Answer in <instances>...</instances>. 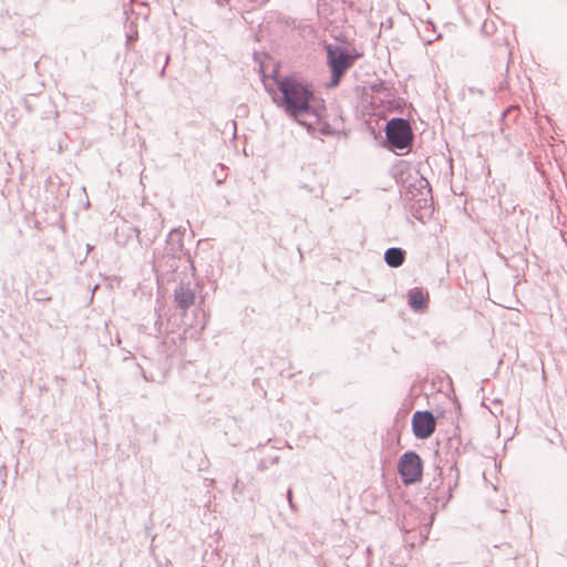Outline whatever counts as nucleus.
Instances as JSON below:
<instances>
[{"mask_svg":"<svg viewBox=\"0 0 567 567\" xmlns=\"http://www.w3.org/2000/svg\"><path fill=\"white\" fill-rule=\"evenodd\" d=\"M429 301V295L424 293L421 289H412L409 292V305L414 310H423Z\"/></svg>","mask_w":567,"mask_h":567,"instance_id":"6","label":"nucleus"},{"mask_svg":"<svg viewBox=\"0 0 567 567\" xmlns=\"http://www.w3.org/2000/svg\"><path fill=\"white\" fill-rule=\"evenodd\" d=\"M422 463H399V472L405 484L419 481L422 476Z\"/></svg>","mask_w":567,"mask_h":567,"instance_id":"5","label":"nucleus"},{"mask_svg":"<svg viewBox=\"0 0 567 567\" xmlns=\"http://www.w3.org/2000/svg\"><path fill=\"white\" fill-rule=\"evenodd\" d=\"M385 261L391 267H399L404 261V252L400 248H390L385 252Z\"/></svg>","mask_w":567,"mask_h":567,"instance_id":"7","label":"nucleus"},{"mask_svg":"<svg viewBox=\"0 0 567 567\" xmlns=\"http://www.w3.org/2000/svg\"><path fill=\"white\" fill-rule=\"evenodd\" d=\"M436 421L429 411H416L412 416V430L417 439H429L435 431Z\"/></svg>","mask_w":567,"mask_h":567,"instance_id":"4","label":"nucleus"},{"mask_svg":"<svg viewBox=\"0 0 567 567\" xmlns=\"http://www.w3.org/2000/svg\"><path fill=\"white\" fill-rule=\"evenodd\" d=\"M176 301L181 307L186 308L194 302V296L188 291L181 290L176 292Z\"/></svg>","mask_w":567,"mask_h":567,"instance_id":"8","label":"nucleus"},{"mask_svg":"<svg viewBox=\"0 0 567 567\" xmlns=\"http://www.w3.org/2000/svg\"><path fill=\"white\" fill-rule=\"evenodd\" d=\"M326 51L328 65L332 73V86L338 85L346 71L353 65L357 59L362 56L361 52L355 50L348 52L340 47L327 45Z\"/></svg>","mask_w":567,"mask_h":567,"instance_id":"2","label":"nucleus"},{"mask_svg":"<svg viewBox=\"0 0 567 567\" xmlns=\"http://www.w3.org/2000/svg\"><path fill=\"white\" fill-rule=\"evenodd\" d=\"M385 133L389 142L398 148H404L411 142V127L403 118H392L389 121Z\"/></svg>","mask_w":567,"mask_h":567,"instance_id":"3","label":"nucleus"},{"mask_svg":"<svg viewBox=\"0 0 567 567\" xmlns=\"http://www.w3.org/2000/svg\"><path fill=\"white\" fill-rule=\"evenodd\" d=\"M282 94L281 106L298 122L309 127L322 118L326 107L315 95L313 86L296 76H286L278 81Z\"/></svg>","mask_w":567,"mask_h":567,"instance_id":"1","label":"nucleus"},{"mask_svg":"<svg viewBox=\"0 0 567 567\" xmlns=\"http://www.w3.org/2000/svg\"><path fill=\"white\" fill-rule=\"evenodd\" d=\"M401 461H420L419 457L414 454H404L402 456V460Z\"/></svg>","mask_w":567,"mask_h":567,"instance_id":"9","label":"nucleus"}]
</instances>
